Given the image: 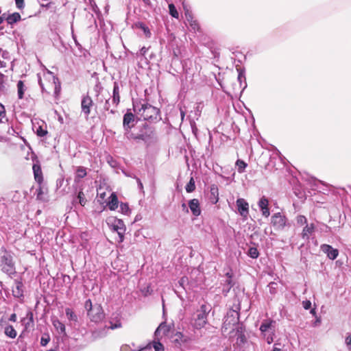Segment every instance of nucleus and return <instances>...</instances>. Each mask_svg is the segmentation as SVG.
<instances>
[{
    "label": "nucleus",
    "mask_w": 351,
    "mask_h": 351,
    "mask_svg": "<svg viewBox=\"0 0 351 351\" xmlns=\"http://www.w3.org/2000/svg\"><path fill=\"white\" fill-rule=\"evenodd\" d=\"M138 113L145 120H156L159 115L160 110L151 104H142L141 108L138 109Z\"/></svg>",
    "instance_id": "nucleus-1"
},
{
    "label": "nucleus",
    "mask_w": 351,
    "mask_h": 351,
    "mask_svg": "<svg viewBox=\"0 0 351 351\" xmlns=\"http://www.w3.org/2000/svg\"><path fill=\"white\" fill-rule=\"evenodd\" d=\"M210 309L206 305L202 304L200 309L197 311V317L194 319L193 326L196 329H201L204 328L208 322V314Z\"/></svg>",
    "instance_id": "nucleus-2"
},
{
    "label": "nucleus",
    "mask_w": 351,
    "mask_h": 351,
    "mask_svg": "<svg viewBox=\"0 0 351 351\" xmlns=\"http://www.w3.org/2000/svg\"><path fill=\"white\" fill-rule=\"evenodd\" d=\"M109 225L110 230L113 234H117V237H114V239L118 243H121L123 241L124 239V234L125 232V225L123 222V221L120 219H114L112 223L110 225L109 223H108Z\"/></svg>",
    "instance_id": "nucleus-3"
},
{
    "label": "nucleus",
    "mask_w": 351,
    "mask_h": 351,
    "mask_svg": "<svg viewBox=\"0 0 351 351\" xmlns=\"http://www.w3.org/2000/svg\"><path fill=\"white\" fill-rule=\"evenodd\" d=\"M89 305V317H90L91 322L95 323L101 322L105 317L102 307L100 305H95L93 307L90 300Z\"/></svg>",
    "instance_id": "nucleus-4"
},
{
    "label": "nucleus",
    "mask_w": 351,
    "mask_h": 351,
    "mask_svg": "<svg viewBox=\"0 0 351 351\" xmlns=\"http://www.w3.org/2000/svg\"><path fill=\"white\" fill-rule=\"evenodd\" d=\"M1 266L3 272L10 275L14 273V264L10 255L1 256Z\"/></svg>",
    "instance_id": "nucleus-5"
},
{
    "label": "nucleus",
    "mask_w": 351,
    "mask_h": 351,
    "mask_svg": "<svg viewBox=\"0 0 351 351\" xmlns=\"http://www.w3.org/2000/svg\"><path fill=\"white\" fill-rule=\"evenodd\" d=\"M271 224L276 229H283L286 225L287 219L285 216L282 215L280 213H275L271 217Z\"/></svg>",
    "instance_id": "nucleus-6"
},
{
    "label": "nucleus",
    "mask_w": 351,
    "mask_h": 351,
    "mask_svg": "<svg viewBox=\"0 0 351 351\" xmlns=\"http://www.w3.org/2000/svg\"><path fill=\"white\" fill-rule=\"evenodd\" d=\"M237 206L239 214L246 219L249 215V204L243 198H239L237 200Z\"/></svg>",
    "instance_id": "nucleus-7"
},
{
    "label": "nucleus",
    "mask_w": 351,
    "mask_h": 351,
    "mask_svg": "<svg viewBox=\"0 0 351 351\" xmlns=\"http://www.w3.org/2000/svg\"><path fill=\"white\" fill-rule=\"evenodd\" d=\"M173 330V324H167L166 322L161 323L159 326L157 328L155 335L156 336H169L171 332Z\"/></svg>",
    "instance_id": "nucleus-8"
},
{
    "label": "nucleus",
    "mask_w": 351,
    "mask_h": 351,
    "mask_svg": "<svg viewBox=\"0 0 351 351\" xmlns=\"http://www.w3.org/2000/svg\"><path fill=\"white\" fill-rule=\"evenodd\" d=\"M184 14H185L186 21L189 23V25L191 27V29L195 32L199 31L200 25H199V23L197 22V21L194 19V16H193V14L191 13V12H190L189 10H186Z\"/></svg>",
    "instance_id": "nucleus-9"
},
{
    "label": "nucleus",
    "mask_w": 351,
    "mask_h": 351,
    "mask_svg": "<svg viewBox=\"0 0 351 351\" xmlns=\"http://www.w3.org/2000/svg\"><path fill=\"white\" fill-rule=\"evenodd\" d=\"M321 250L331 260H335L339 254L337 250L332 248L331 245L328 244L322 245Z\"/></svg>",
    "instance_id": "nucleus-10"
},
{
    "label": "nucleus",
    "mask_w": 351,
    "mask_h": 351,
    "mask_svg": "<svg viewBox=\"0 0 351 351\" xmlns=\"http://www.w3.org/2000/svg\"><path fill=\"white\" fill-rule=\"evenodd\" d=\"M135 116L130 112H127L123 116V125L125 130L131 129L134 126Z\"/></svg>",
    "instance_id": "nucleus-11"
},
{
    "label": "nucleus",
    "mask_w": 351,
    "mask_h": 351,
    "mask_svg": "<svg viewBox=\"0 0 351 351\" xmlns=\"http://www.w3.org/2000/svg\"><path fill=\"white\" fill-rule=\"evenodd\" d=\"M258 206L262 211V215L265 217H268L270 215V212L269 208V200L267 198L263 196L258 202Z\"/></svg>",
    "instance_id": "nucleus-12"
},
{
    "label": "nucleus",
    "mask_w": 351,
    "mask_h": 351,
    "mask_svg": "<svg viewBox=\"0 0 351 351\" xmlns=\"http://www.w3.org/2000/svg\"><path fill=\"white\" fill-rule=\"evenodd\" d=\"M189 207L195 216H199L201 214L199 202L197 199H193L189 202Z\"/></svg>",
    "instance_id": "nucleus-13"
},
{
    "label": "nucleus",
    "mask_w": 351,
    "mask_h": 351,
    "mask_svg": "<svg viewBox=\"0 0 351 351\" xmlns=\"http://www.w3.org/2000/svg\"><path fill=\"white\" fill-rule=\"evenodd\" d=\"M23 285L21 282L16 280L12 289V295L14 298H20L23 296Z\"/></svg>",
    "instance_id": "nucleus-14"
},
{
    "label": "nucleus",
    "mask_w": 351,
    "mask_h": 351,
    "mask_svg": "<svg viewBox=\"0 0 351 351\" xmlns=\"http://www.w3.org/2000/svg\"><path fill=\"white\" fill-rule=\"evenodd\" d=\"M44 76L47 78H51L53 80V84H54V93L55 94H58L60 91V84L59 82V80L58 77H56L52 72L47 71L46 73L44 74Z\"/></svg>",
    "instance_id": "nucleus-15"
},
{
    "label": "nucleus",
    "mask_w": 351,
    "mask_h": 351,
    "mask_svg": "<svg viewBox=\"0 0 351 351\" xmlns=\"http://www.w3.org/2000/svg\"><path fill=\"white\" fill-rule=\"evenodd\" d=\"M210 202L214 204H217L219 201V189L216 184H212L210 186Z\"/></svg>",
    "instance_id": "nucleus-16"
},
{
    "label": "nucleus",
    "mask_w": 351,
    "mask_h": 351,
    "mask_svg": "<svg viewBox=\"0 0 351 351\" xmlns=\"http://www.w3.org/2000/svg\"><path fill=\"white\" fill-rule=\"evenodd\" d=\"M79 189L77 197L74 199V202H78L81 206H84L86 204V197L82 191L83 189L81 186H77Z\"/></svg>",
    "instance_id": "nucleus-17"
},
{
    "label": "nucleus",
    "mask_w": 351,
    "mask_h": 351,
    "mask_svg": "<svg viewBox=\"0 0 351 351\" xmlns=\"http://www.w3.org/2000/svg\"><path fill=\"white\" fill-rule=\"evenodd\" d=\"M86 174V169L85 168L79 167L77 169L75 177V182L76 183L77 186H80L79 183L80 182V180L85 177Z\"/></svg>",
    "instance_id": "nucleus-18"
},
{
    "label": "nucleus",
    "mask_w": 351,
    "mask_h": 351,
    "mask_svg": "<svg viewBox=\"0 0 351 351\" xmlns=\"http://www.w3.org/2000/svg\"><path fill=\"white\" fill-rule=\"evenodd\" d=\"M315 230V226L313 223H311L310 225H306L302 230V237L303 239L308 240L309 239L310 235Z\"/></svg>",
    "instance_id": "nucleus-19"
},
{
    "label": "nucleus",
    "mask_w": 351,
    "mask_h": 351,
    "mask_svg": "<svg viewBox=\"0 0 351 351\" xmlns=\"http://www.w3.org/2000/svg\"><path fill=\"white\" fill-rule=\"evenodd\" d=\"M52 324L54 328L57 330V331L62 335H66V329L65 326L63 323H62L58 319H53Z\"/></svg>",
    "instance_id": "nucleus-20"
},
{
    "label": "nucleus",
    "mask_w": 351,
    "mask_h": 351,
    "mask_svg": "<svg viewBox=\"0 0 351 351\" xmlns=\"http://www.w3.org/2000/svg\"><path fill=\"white\" fill-rule=\"evenodd\" d=\"M112 101L117 106L120 101L119 87L117 82L114 83Z\"/></svg>",
    "instance_id": "nucleus-21"
},
{
    "label": "nucleus",
    "mask_w": 351,
    "mask_h": 351,
    "mask_svg": "<svg viewBox=\"0 0 351 351\" xmlns=\"http://www.w3.org/2000/svg\"><path fill=\"white\" fill-rule=\"evenodd\" d=\"M153 131H149V133L138 134L134 138L136 140H142L145 142H148L153 138Z\"/></svg>",
    "instance_id": "nucleus-22"
},
{
    "label": "nucleus",
    "mask_w": 351,
    "mask_h": 351,
    "mask_svg": "<svg viewBox=\"0 0 351 351\" xmlns=\"http://www.w3.org/2000/svg\"><path fill=\"white\" fill-rule=\"evenodd\" d=\"M21 19V17L19 13L14 12L13 14L8 15L5 20L8 24L12 25L19 21Z\"/></svg>",
    "instance_id": "nucleus-23"
},
{
    "label": "nucleus",
    "mask_w": 351,
    "mask_h": 351,
    "mask_svg": "<svg viewBox=\"0 0 351 351\" xmlns=\"http://www.w3.org/2000/svg\"><path fill=\"white\" fill-rule=\"evenodd\" d=\"M110 200L108 202V206L110 210H115L118 207V198L114 193H112L110 197Z\"/></svg>",
    "instance_id": "nucleus-24"
},
{
    "label": "nucleus",
    "mask_w": 351,
    "mask_h": 351,
    "mask_svg": "<svg viewBox=\"0 0 351 351\" xmlns=\"http://www.w3.org/2000/svg\"><path fill=\"white\" fill-rule=\"evenodd\" d=\"M33 171L34 174L35 180L40 182L42 181V172L40 167L36 165H34Z\"/></svg>",
    "instance_id": "nucleus-25"
},
{
    "label": "nucleus",
    "mask_w": 351,
    "mask_h": 351,
    "mask_svg": "<svg viewBox=\"0 0 351 351\" xmlns=\"http://www.w3.org/2000/svg\"><path fill=\"white\" fill-rule=\"evenodd\" d=\"M274 323H275V322L271 319L265 320L261 325L260 330L262 332H266L269 328H270L272 326Z\"/></svg>",
    "instance_id": "nucleus-26"
},
{
    "label": "nucleus",
    "mask_w": 351,
    "mask_h": 351,
    "mask_svg": "<svg viewBox=\"0 0 351 351\" xmlns=\"http://www.w3.org/2000/svg\"><path fill=\"white\" fill-rule=\"evenodd\" d=\"M4 332H5V335H7L8 337H9L12 339L15 338L17 335L16 330L14 328V327L12 326H7L5 328Z\"/></svg>",
    "instance_id": "nucleus-27"
},
{
    "label": "nucleus",
    "mask_w": 351,
    "mask_h": 351,
    "mask_svg": "<svg viewBox=\"0 0 351 351\" xmlns=\"http://www.w3.org/2000/svg\"><path fill=\"white\" fill-rule=\"evenodd\" d=\"M169 14L172 17H173L175 19L179 18V13H178V10H176L173 3L169 4Z\"/></svg>",
    "instance_id": "nucleus-28"
},
{
    "label": "nucleus",
    "mask_w": 351,
    "mask_h": 351,
    "mask_svg": "<svg viewBox=\"0 0 351 351\" xmlns=\"http://www.w3.org/2000/svg\"><path fill=\"white\" fill-rule=\"evenodd\" d=\"M17 89H18V97L19 99H22L24 95V84L23 81L19 80L17 83Z\"/></svg>",
    "instance_id": "nucleus-29"
},
{
    "label": "nucleus",
    "mask_w": 351,
    "mask_h": 351,
    "mask_svg": "<svg viewBox=\"0 0 351 351\" xmlns=\"http://www.w3.org/2000/svg\"><path fill=\"white\" fill-rule=\"evenodd\" d=\"M136 27L141 29L144 34H145L146 37L149 38L151 36V32L148 27H147L144 23H138L136 24Z\"/></svg>",
    "instance_id": "nucleus-30"
},
{
    "label": "nucleus",
    "mask_w": 351,
    "mask_h": 351,
    "mask_svg": "<svg viewBox=\"0 0 351 351\" xmlns=\"http://www.w3.org/2000/svg\"><path fill=\"white\" fill-rule=\"evenodd\" d=\"M185 189H186V191L187 193H191L195 191V180H194L193 178H191V179H190L189 182H188V184H186Z\"/></svg>",
    "instance_id": "nucleus-31"
},
{
    "label": "nucleus",
    "mask_w": 351,
    "mask_h": 351,
    "mask_svg": "<svg viewBox=\"0 0 351 351\" xmlns=\"http://www.w3.org/2000/svg\"><path fill=\"white\" fill-rule=\"evenodd\" d=\"M236 165L239 173L244 172L245 169L247 167V164L242 160H237L236 162Z\"/></svg>",
    "instance_id": "nucleus-32"
},
{
    "label": "nucleus",
    "mask_w": 351,
    "mask_h": 351,
    "mask_svg": "<svg viewBox=\"0 0 351 351\" xmlns=\"http://www.w3.org/2000/svg\"><path fill=\"white\" fill-rule=\"evenodd\" d=\"M248 255L252 258H257L259 256V252L256 247H251L248 250Z\"/></svg>",
    "instance_id": "nucleus-33"
},
{
    "label": "nucleus",
    "mask_w": 351,
    "mask_h": 351,
    "mask_svg": "<svg viewBox=\"0 0 351 351\" xmlns=\"http://www.w3.org/2000/svg\"><path fill=\"white\" fill-rule=\"evenodd\" d=\"M65 313H66V315L67 317V318L69 319V320H73V321H76L77 319V316L72 311L71 309L67 308L65 309Z\"/></svg>",
    "instance_id": "nucleus-34"
},
{
    "label": "nucleus",
    "mask_w": 351,
    "mask_h": 351,
    "mask_svg": "<svg viewBox=\"0 0 351 351\" xmlns=\"http://www.w3.org/2000/svg\"><path fill=\"white\" fill-rule=\"evenodd\" d=\"M6 77L1 73H0V92L3 93L6 90L5 85V79Z\"/></svg>",
    "instance_id": "nucleus-35"
},
{
    "label": "nucleus",
    "mask_w": 351,
    "mask_h": 351,
    "mask_svg": "<svg viewBox=\"0 0 351 351\" xmlns=\"http://www.w3.org/2000/svg\"><path fill=\"white\" fill-rule=\"evenodd\" d=\"M49 341H50L49 335L47 334H45L44 335L42 336V337L40 339V345L42 346H46L47 345V343L49 342Z\"/></svg>",
    "instance_id": "nucleus-36"
},
{
    "label": "nucleus",
    "mask_w": 351,
    "mask_h": 351,
    "mask_svg": "<svg viewBox=\"0 0 351 351\" xmlns=\"http://www.w3.org/2000/svg\"><path fill=\"white\" fill-rule=\"evenodd\" d=\"M141 291L142 294L145 297H146V296L152 294V289L150 285H147L145 287H144L143 289H141Z\"/></svg>",
    "instance_id": "nucleus-37"
},
{
    "label": "nucleus",
    "mask_w": 351,
    "mask_h": 351,
    "mask_svg": "<svg viewBox=\"0 0 351 351\" xmlns=\"http://www.w3.org/2000/svg\"><path fill=\"white\" fill-rule=\"evenodd\" d=\"M36 132L38 136L43 137L47 134V131L45 129L43 128L42 126H38L36 128Z\"/></svg>",
    "instance_id": "nucleus-38"
},
{
    "label": "nucleus",
    "mask_w": 351,
    "mask_h": 351,
    "mask_svg": "<svg viewBox=\"0 0 351 351\" xmlns=\"http://www.w3.org/2000/svg\"><path fill=\"white\" fill-rule=\"evenodd\" d=\"M153 347L155 350V351H164V346L163 345L160 343L159 341H154L153 344Z\"/></svg>",
    "instance_id": "nucleus-39"
},
{
    "label": "nucleus",
    "mask_w": 351,
    "mask_h": 351,
    "mask_svg": "<svg viewBox=\"0 0 351 351\" xmlns=\"http://www.w3.org/2000/svg\"><path fill=\"white\" fill-rule=\"evenodd\" d=\"M82 109L85 114H88V105L86 104V98L85 97L82 100Z\"/></svg>",
    "instance_id": "nucleus-40"
},
{
    "label": "nucleus",
    "mask_w": 351,
    "mask_h": 351,
    "mask_svg": "<svg viewBox=\"0 0 351 351\" xmlns=\"http://www.w3.org/2000/svg\"><path fill=\"white\" fill-rule=\"evenodd\" d=\"M122 324L120 320H117L115 324H112L110 322V326L108 327L111 330H114L116 328H121Z\"/></svg>",
    "instance_id": "nucleus-41"
},
{
    "label": "nucleus",
    "mask_w": 351,
    "mask_h": 351,
    "mask_svg": "<svg viewBox=\"0 0 351 351\" xmlns=\"http://www.w3.org/2000/svg\"><path fill=\"white\" fill-rule=\"evenodd\" d=\"M297 222L298 223H300L301 225H303L304 223H306L307 222V219L306 218L303 216V215H299L298 217H297Z\"/></svg>",
    "instance_id": "nucleus-42"
},
{
    "label": "nucleus",
    "mask_w": 351,
    "mask_h": 351,
    "mask_svg": "<svg viewBox=\"0 0 351 351\" xmlns=\"http://www.w3.org/2000/svg\"><path fill=\"white\" fill-rule=\"evenodd\" d=\"M16 6L18 9L21 10L25 6L24 0H15Z\"/></svg>",
    "instance_id": "nucleus-43"
},
{
    "label": "nucleus",
    "mask_w": 351,
    "mask_h": 351,
    "mask_svg": "<svg viewBox=\"0 0 351 351\" xmlns=\"http://www.w3.org/2000/svg\"><path fill=\"white\" fill-rule=\"evenodd\" d=\"M302 305L304 309L308 310L311 307V302L309 300H305L302 302Z\"/></svg>",
    "instance_id": "nucleus-44"
},
{
    "label": "nucleus",
    "mask_w": 351,
    "mask_h": 351,
    "mask_svg": "<svg viewBox=\"0 0 351 351\" xmlns=\"http://www.w3.org/2000/svg\"><path fill=\"white\" fill-rule=\"evenodd\" d=\"M176 336H177V337H178V338H176V341H178L180 339V341H182V342H186V339H183V338H184V335H183V334H182V333H181V332H177V333L176 334Z\"/></svg>",
    "instance_id": "nucleus-45"
},
{
    "label": "nucleus",
    "mask_w": 351,
    "mask_h": 351,
    "mask_svg": "<svg viewBox=\"0 0 351 351\" xmlns=\"http://www.w3.org/2000/svg\"><path fill=\"white\" fill-rule=\"evenodd\" d=\"M5 116V110L4 107L2 105H0V121H1L2 118Z\"/></svg>",
    "instance_id": "nucleus-46"
},
{
    "label": "nucleus",
    "mask_w": 351,
    "mask_h": 351,
    "mask_svg": "<svg viewBox=\"0 0 351 351\" xmlns=\"http://www.w3.org/2000/svg\"><path fill=\"white\" fill-rule=\"evenodd\" d=\"M43 192L42 191V189L40 188L38 190H37V199H43Z\"/></svg>",
    "instance_id": "nucleus-47"
},
{
    "label": "nucleus",
    "mask_w": 351,
    "mask_h": 351,
    "mask_svg": "<svg viewBox=\"0 0 351 351\" xmlns=\"http://www.w3.org/2000/svg\"><path fill=\"white\" fill-rule=\"evenodd\" d=\"M38 83H39V85H40V86L41 87L42 90H43V91H45V87H44V85H43V84L42 79H41V77H40V75H38Z\"/></svg>",
    "instance_id": "nucleus-48"
},
{
    "label": "nucleus",
    "mask_w": 351,
    "mask_h": 351,
    "mask_svg": "<svg viewBox=\"0 0 351 351\" xmlns=\"http://www.w3.org/2000/svg\"><path fill=\"white\" fill-rule=\"evenodd\" d=\"M9 320L11 322H15L16 321V315L15 313H12L10 315Z\"/></svg>",
    "instance_id": "nucleus-49"
},
{
    "label": "nucleus",
    "mask_w": 351,
    "mask_h": 351,
    "mask_svg": "<svg viewBox=\"0 0 351 351\" xmlns=\"http://www.w3.org/2000/svg\"><path fill=\"white\" fill-rule=\"evenodd\" d=\"M274 339L272 335H269L267 337V342L270 344L273 342Z\"/></svg>",
    "instance_id": "nucleus-50"
},
{
    "label": "nucleus",
    "mask_w": 351,
    "mask_h": 351,
    "mask_svg": "<svg viewBox=\"0 0 351 351\" xmlns=\"http://www.w3.org/2000/svg\"><path fill=\"white\" fill-rule=\"evenodd\" d=\"M147 49L145 47H142L141 49V53L142 56H145V53H147Z\"/></svg>",
    "instance_id": "nucleus-51"
},
{
    "label": "nucleus",
    "mask_w": 351,
    "mask_h": 351,
    "mask_svg": "<svg viewBox=\"0 0 351 351\" xmlns=\"http://www.w3.org/2000/svg\"><path fill=\"white\" fill-rule=\"evenodd\" d=\"M346 342L348 345H351V334L346 338Z\"/></svg>",
    "instance_id": "nucleus-52"
},
{
    "label": "nucleus",
    "mask_w": 351,
    "mask_h": 351,
    "mask_svg": "<svg viewBox=\"0 0 351 351\" xmlns=\"http://www.w3.org/2000/svg\"><path fill=\"white\" fill-rule=\"evenodd\" d=\"M186 278H185V277H182V278L180 279V282H180V285H182H182H183V284H184V282L186 281Z\"/></svg>",
    "instance_id": "nucleus-53"
},
{
    "label": "nucleus",
    "mask_w": 351,
    "mask_h": 351,
    "mask_svg": "<svg viewBox=\"0 0 351 351\" xmlns=\"http://www.w3.org/2000/svg\"><path fill=\"white\" fill-rule=\"evenodd\" d=\"M5 62L3 61H0V67H5Z\"/></svg>",
    "instance_id": "nucleus-54"
},
{
    "label": "nucleus",
    "mask_w": 351,
    "mask_h": 351,
    "mask_svg": "<svg viewBox=\"0 0 351 351\" xmlns=\"http://www.w3.org/2000/svg\"><path fill=\"white\" fill-rule=\"evenodd\" d=\"M273 351H281V350L278 348L274 347Z\"/></svg>",
    "instance_id": "nucleus-55"
},
{
    "label": "nucleus",
    "mask_w": 351,
    "mask_h": 351,
    "mask_svg": "<svg viewBox=\"0 0 351 351\" xmlns=\"http://www.w3.org/2000/svg\"><path fill=\"white\" fill-rule=\"evenodd\" d=\"M227 282H228V285L232 286V280H231V278H229V280H227Z\"/></svg>",
    "instance_id": "nucleus-56"
},
{
    "label": "nucleus",
    "mask_w": 351,
    "mask_h": 351,
    "mask_svg": "<svg viewBox=\"0 0 351 351\" xmlns=\"http://www.w3.org/2000/svg\"><path fill=\"white\" fill-rule=\"evenodd\" d=\"M311 313H312L313 315H315V308H312L311 310Z\"/></svg>",
    "instance_id": "nucleus-57"
},
{
    "label": "nucleus",
    "mask_w": 351,
    "mask_h": 351,
    "mask_svg": "<svg viewBox=\"0 0 351 351\" xmlns=\"http://www.w3.org/2000/svg\"><path fill=\"white\" fill-rule=\"evenodd\" d=\"M29 316H30V317H29V319H30L31 320H32V319H33V314H32V313H29Z\"/></svg>",
    "instance_id": "nucleus-58"
},
{
    "label": "nucleus",
    "mask_w": 351,
    "mask_h": 351,
    "mask_svg": "<svg viewBox=\"0 0 351 351\" xmlns=\"http://www.w3.org/2000/svg\"><path fill=\"white\" fill-rule=\"evenodd\" d=\"M226 276H227L229 278H232V275H231L230 273H227V274H226Z\"/></svg>",
    "instance_id": "nucleus-59"
},
{
    "label": "nucleus",
    "mask_w": 351,
    "mask_h": 351,
    "mask_svg": "<svg viewBox=\"0 0 351 351\" xmlns=\"http://www.w3.org/2000/svg\"><path fill=\"white\" fill-rule=\"evenodd\" d=\"M182 207L184 208V209H187L186 208V206L185 204H182ZM186 211H188V210H186Z\"/></svg>",
    "instance_id": "nucleus-60"
},
{
    "label": "nucleus",
    "mask_w": 351,
    "mask_h": 351,
    "mask_svg": "<svg viewBox=\"0 0 351 351\" xmlns=\"http://www.w3.org/2000/svg\"><path fill=\"white\" fill-rule=\"evenodd\" d=\"M84 237H86V234H85V233H83V234H82V238L83 239Z\"/></svg>",
    "instance_id": "nucleus-61"
},
{
    "label": "nucleus",
    "mask_w": 351,
    "mask_h": 351,
    "mask_svg": "<svg viewBox=\"0 0 351 351\" xmlns=\"http://www.w3.org/2000/svg\"><path fill=\"white\" fill-rule=\"evenodd\" d=\"M84 305H85V306H86L88 305V300H86V301L85 302Z\"/></svg>",
    "instance_id": "nucleus-62"
},
{
    "label": "nucleus",
    "mask_w": 351,
    "mask_h": 351,
    "mask_svg": "<svg viewBox=\"0 0 351 351\" xmlns=\"http://www.w3.org/2000/svg\"><path fill=\"white\" fill-rule=\"evenodd\" d=\"M241 77V73H239L238 75V78L240 79Z\"/></svg>",
    "instance_id": "nucleus-63"
},
{
    "label": "nucleus",
    "mask_w": 351,
    "mask_h": 351,
    "mask_svg": "<svg viewBox=\"0 0 351 351\" xmlns=\"http://www.w3.org/2000/svg\"><path fill=\"white\" fill-rule=\"evenodd\" d=\"M92 101H90L88 104L89 107L91 106Z\"/></svg>",
    "instance_id": "nucleus-64"
}]
</instances>
